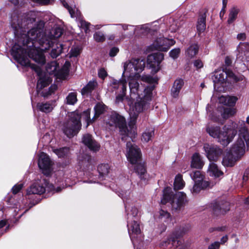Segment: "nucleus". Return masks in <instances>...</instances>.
Returning a JSON list of instances; mask_svg holds the SVG:
<instances>
[{
    "instance_id": "nucleus-19",
    "label": "nucleus",
    "mask_w": 249,
    "mask_h": 249,
    "mask_svg": "<svg viewBox=\"0 0 249 249\" xmlns=\"http://www.w3.org/2000/svg\"><path fill=\"white\" fill-rule=\"evenodd\" d=\"M182 234L178 235L177 232L173 233L166 240L162 241L160 244V246L163 249L169 248L175 249L179 245L180 241L178 239L179 237Z\"/></svg>"
},
{
    "instance_id": "nucleus-32",
    "label": "nucleus",
    "mask_w": 249,
    "mask_h": 249,
    "mask_svg": "<svg viewBox=\"0 0 249 249\" xmlns=\"http://www.w3.org/2000/svg\"><path fill=\"white\" fill-rule=\"evenodd\" d=\"M206 18L205 13L199 16L196 24L197 31L199 33L203 32L206 29Z\"/></svg>"
},
{
    "instance_id": "nucleus-43",
    "label": "nucleus",
    "mask_w": 249,
    "mask_h": 249,
    "mask_svg": "<svg viewBox=\"0 0 249 249\" xmlns=\"http://www.w3.org/2000/svg\"><path fill=\"white\" fill-rule=\"evenodd\" d=\"M53 152L59 157L64 158L67 156L69 153V148L68 147H62L59 149H53Z\"/></svg>"
},
{
    "instance_id": "nucleus-45",
    "label": "nucleus",
    "mask_w": 249,
    "mask_h": 249,
    "mask_svg": "<svg viewBox=\"0 0 249 249\" xmlns=\"http://www.w3.org/2000/svg\"><path fill=\"white\" fill-rule=\"evenodd\" d=\"M236 112L235 109L231 108H224L223 113L222 114L224 118H228L231 116H233Z\"/></svg>"
},
{
    "instance_id": "nucleus-42",
    "label": "nucleus",
    "mask_w": 249,
    "mask_h": 249,
    "mask_svg": "<svg viewBox=\"0 0 249 249\" xmlns=\"http://www.w3.org/2000/svg\"><path fill=\"white\" fill-rule=\"evenodd\" d=\"M198 48L197 44L191 45L186 51V55L190 58L193 57L197 53Z\"/></svg>"
},
{
    "instance_id": "nucleus-6",
    "label": "nucleus",
    "mask_w": 249,
    "mask_h": 249,
    "mask_svg": "<svg viewBox=\"0 0 249 249\" xmlns=\"http://www.w3.org/2000/svg\"><path fill=\"white\" fill-rule=\"evenodd\" d=\"M125 156L132 164H135L134 170L141 179H144L146 169L143 163L141 162L142 154L140 149L131 142H127L126 144Z\"/></svg>"
},
{
    "instance_id": "nucleus-23",
    "label": "nucleus",
    "mask_w": 249,
    "mask_h": 249,
    "mask_svg": "<svg viewBox=\"0 0 249 249\" xmlns=\"http://www.w3.org/2000/svg\"><path fill=\"white\" fill-rule=\"evenodd\" d=\"M184 84V80L181 78H178L174 81L171 90V94L173 97L177 98L178 97Z\"/></svg>"
},
{
    "instance_id": "nucleus-39",
    "label": "nucleus",
    "mask_w": 249,
    "mask_h": 249,
    "mask_svg": "<svg viewBox=\"0 0 249 249\" xmlns=\"http://www.w3.org/2000/svg\"><path fill=\"white\" fill-rule=\"evenodd\" d=\"M190 176L194 182L201 183L207 182L204 180V175L199 171H196L190 174Z\"/></svg>"
},
{
    "instance_id": "nucleus-41",
    "label": "nucleus",
    "mask_w": 249,
    "mask_h": 249,
    "mask_svg": "<svg viewBox=\"0 0 249 249\" xmlns=\"http://www.w3.org/2000/svg\"><path fill=\"white\" fill-rule=\"evenodd\" d=\"M77 101V93L74 92L69 93L65 100L66 104L70 105H74Z\"/></svg>"
},
{
    "instance_id": "nucleus-4",
    "label": "nucleus",
    "mask_w": 249,
    "mask_h": 249,
    "mask_svg": "<svg viewBox=\"0 0 249 249\" xmlns=\"http://www.w3.org/2000/svg\"><path fill=\"white\" fill-rule=\"evenodd\" d=\"M118 196L122 198L124 203L125 211L127 214L128 232L135 247L136 240L141 234L140 225L138 222L137 217L139 212L138 209L135 206H131L128 201L132 196L131 192L129 190H121L118 192Z\"/></svg>"
},
{
    "instance_id": "nucleus-24",
    "label": "nucleus",
    "mask_w": 249,
    "mask_h": 249,
    "mask_svg": "<svg viewBox=\"0 0 249 249\" xmlns=\"http://www.w3.org/2000/svg\"><path fill=\"white\" fill-rule=\"evenodd\" d=\"M238 157H236L234 154H233L230 152H227L225 155H224L223 160L222 164L224 166H233L234 163L236 160H239Z\"/></svg>"
},
{
    "instance_id": "nucleus-33",
    "label": "nucleus",
    "mask_w": 249,
    "mask_h": 249,
    "mask_svg": "<svg viewBox=\"0 0 249 249\" xmlns=\"http://www.w3.org/2000/svg\"><path fill=\"white\" fill-rule=\"evenodd\" d=\"M97 86V83L96 81L93 80L89 81L88 84L82 89L81 90L82 94L84 95L90 93Z\"/></svg>"
},
{
    "instance_id": "nucleus-3",
    "label": "nucleus",
    "mask_w": 249,
    "mask_h": 249,
    "mask_svg": "<svg viewBox=\"0 0 249 249\" xmlns=\"http://www.w3.org/2000/svg\"><path fill=\"white\" fill-rule=\"evenodd\" d=\"M145 67V61L143 59L132 58L124 63V71L121 79H124L128 83L130 90V97L128 98L134 99L136 97L142 96L147 94L150 89V95H152L153 86L145 87L140 84L136 78L140 76Z\"/></svg>"
},
{
    "instance_id": "nucleus-47",
    "label": "nucleus",
    "mask_w": 249,
    "mask_h": 249,
    "mask_svg": "<svg viewBox=\"0 0 249 249\" xmlns=\"http://www.w3.org/2000/svg\"><path fill=\"white\" fill-rule=\"evenodd\" d=\"M114 25L116 26L118 29H123L124 30H127L128 27L131 28H132L131 29V32L129 34V35H130L134 34L135 33V31H136V28L133 26L128 25H124V24H116V25Z\"/></svg>"
},
{
    "instance_id": "nucleus-10",
    "label": "nucleus",
    "mask_w": 249,
    "mask_h": 249,
    "mask_svg": "<svg viewBox=\"0 0 249 249\" xmlns=\"http://www.w3.org/2000/svg\"><path fill=\"white\" fill-rule=\"evenodd\" d=\"M223 130H221L218 126H208L206 128L207 132L211 137L216 138L222 145L227 146L236 134V130H232L231 134V129L227 128L226 126L223 127Z\"/></svg>"
},
{
    "instance_id": "nucleus-56",
    "label": "nucleus",
    "mask_w": 249,
    "mask_h": 249,
    "mask_svg": "<svg viewBox=\"0 0 249 249\" xmlns=\"http://www.w3.org/2000/svg\"><path fill=\"white\" fill-rule=\"evenodd\" d=\"M33 2L41 4L46 5L49 3L50 0H30Z\"/></svg>"
},
{
    "instance_id": "nucleus-44",
    "label": "nucleus",
    "mask_w": 249,
    "mask_h": 249,
    "mask_svg": "<svg viewBox=\"0 0 249 249\" xmlns=\"http://www.w3.org/2000/svg\"><path fill=\"white\" fill-rule=\"evenodd\" d=\"M63 50V45L61 44H59L57 45L56 48H53L52 49L50 55L51 57L53 58H55L58 57L62 52Z\"/></svg>"
},
{
    "instance_id": "nucleus-63",
    "label": "nucleus",
    "mask_w": 249,
    "mask_h": 249,
    "mask_svg": "<svg viewBox=\"0 0 249 249\" xmlns=\"http://www.w3.org/2000/svg\"><path fill=\"white\" fill-rule=\"evenodd\" d=\"M226 8H224V7H222V9H221V11H220V12L219 15H220V18H222L224 17V14H225V12H226Z\"/></svg>"
},
{
    "instance_id": "nucleus-57",
    "label": "nucleus",
    "mask_w": 249,
    "mask_h": 249,
    "mask_svg": "<svg viewBox=\"0 0 249 249\" xmlns=\"http://www.w3.org/2000/svg\"><path fill=\"white\" fill-rule=\"evenodd\" d=\"M81 160V164L87 163L89 164L91 160V157L89 155H85V157H82V159L80 160Z\"/></svg>"
},
{
    "instance_id": "nucleus-16",
    "label": "nucleus",
    "mask_w": 249,
    "mask_h": 249,
    "mask_svg": "<svg viewBox=\"0 0 249 249\" xmlns=\"http://www.w3.org/2000/svg\"><path fill=\"white\" fill-rule=\"evenodd\" d=\"M38 165L44 175L49 176L52 173L53 162L45 153L42 152L39 154Z\"/></svg>"
},
{
    "instance_id": "nucleus-13",
    "label": "nucleus",
    "mask_w": 249,
    "mask_h": 249,
    "mask_svg": "<svg viewBox=\"0 0 249 249\" xmlns=\"http://www.w3.org/2000/svg\"><path fill=\"white\" fill-rule=\"evenodd\" d=\"M60 1L62 4L68 9L71 17L76 18L78 26L84 30L86 33H89L90 24L83 19L80 11L75 6L74 7L70 6L65 0H60Z\"/></svg>"
},
{
    "instance_id": "nucleus-38",
    "label": "nucleus",
    "mask_w": 249,
    "mask_h": 249,
    "mask_svg": "<svg viewBox=\"0 0 249 249\" xmlns=\"http://www.w3.org/2000/svg\"><path fill=\"white\" fill-rule=\"evenodd\" d=\"M185 185V182L183 180L182 175L180 174L177 175L175 178L174 181V189L175 190L182 189Z\"/></svg>"
},
{
    "instance_id": "nucleus-52",
    "label": "nucleus",
    "mask_w": 249,
    "mask_h": 249,
    "mask_svg": "<svg viewBox=\"0 0 249 249\" xmlns=\"http://www.w3.org/2000/svg\"><path fill=\"white\" fill-rule=\"evenodd\" d=\"M220 243L219 242L215 241L210 244L208 247V249H219Z\"/></svg>"
},
{
    "instance_id": "nucleus-58",
    "label": "nucleus",
    "mask_w": 249,
    "mask_h": 249,
    "mask_svg": "<svg viewBox=\"0 0 249 249\" xmlns=\"http://www.w3.org/2000/svg\"><path fill=\"white\" fill-rule=\"evenodd\" d=\"M13 208L15 209V212H18L23 208V206L20 204L19 202L13 204Z\"/></svg>"
},
{
    "instance_id": "nucleus-61",
    "label": "nucleus",
    "mask_w": 249,
    "mask_h": 249,
    "mask_svg": "<svg viewBox=\"0 0 249 249\" xmlns=\"http://www.w3.org/2000/svg\"><path fill=\"white\" fill-rule=\"evenodd\" d=\"M232 60L230 57L227 56L225 59V64L226 66H229L231 65Z\"/></svg>"
},
{
    "instance_id": "nucleus-14",
    "label": "nucleus",
    "mask_w": 249,
    "mask_h": 249,
    "mask_svg": "<svg viewBox=\"0 0 249 249\" xmlns=\"http://www.w3.org/2000/svg\"><path fill=\"white\" fill-rule=\"evenodd\" d=\"M226 73L224 69L215 70L212 73V79L213 83L214 89L217 91L225 90L227 86Z\"/></svg>"
},
{
    "instance_id": "nucleus-36",
    "label": "nucleus",
    "mask_w": 249,
    "mask_h": 249,
    "mask_svg": "<svg viewBox=\"0 0 249 249\" xmlns=\"http://www.w3.org/2000/svg\"><path fill=\"white\" fill-rule=\"evenodd\" d=\"M239 11L240 9L237 7H233L230 9L227 21L229 24L232 23L235 20Z\"/></svg>"
},
{
    "instance_id": "nucleus-48",
    "label": "nucleus",
    "mask_w": 249,
    "mask_h": 249,
    "mask_svg": "<svg viewBox=\"0 0 249 249\" xmlns=\"http://www.w3.org/2000/svg\"><path fill=\"white\" fill-rule=\"evenodd\" d=\"M180 50L179 48H175L172 49L169 52L170 56L174 59L177 58L180 53Z\"/></svg>"
},
{
    "instance_id": "nucleus-31",
    "label": "nucleus",
    "mask_w": 249,
    "mask_h": 249,
    "mask_svg": "<svg viewBox=\"0 0 249 249\" xmlns=\"http://www.w3.org/2000/svg\"><path fill=\"white\" fill-rule=\"evenodd\" d=\"M94 116L92 119V120H94L95 119L99 117L101 115L104 114L107 110V107L103 103H97L94 107Z\"/></svg>"
},
{
    "instance_id": "nucleus-5",
    "label": "nucleus",
    "mask_w": 249,
    "mask_h": 249,
    "mask_svg": "<svg viewBox=\"0 0 249 249\" xmlns=\"http://www.w3.org/2000/svg\"><path fill=\"white\" fill-rule=\"evenodd\" d=\"M106 123L110 126H114L119 129L123 141H124L126 137L131 139L136 134L135 118L130 119L127 127L124 117L116 112L113 111L108 115Z\"/></svg>"
},
{
    "instance_id": "nucleus-54",
    "label": "nucleus",
    "mask_w": 249,
    "mask_h": 249,
    "mask_svg": "<svg viewBox=\"0 0 249 249\" xmlns=\"http://www.w3.org/2000/svg\"><path fill=\"white\" fill-rule=\"evenodd\" d=\"M118 52L119 49L117 47H114L110 49L109 54L110 56L114 57L117 54Z\"/></svg>"
},
{
    "instance_id": "nucleus-59",
    "label": "nucleus",
    "mask_w": 249,
    "mask_h": 249,
    "mask_svg": "<svg viewBox=\"0 0 249 249\" xmlns=\"http://www.w3.org/2000/svg\"><path fill=\"white\" fill-rule=\"evenodd\" d=\"M194 66L196 69L201 68L203 66V64L202 62L200 60H198V59L195 61V62L194 63Z\"/></svg>"
},
{
    "instance_id": "nucleus-34",
    "label": "nucleus",
    "mask_w": 249,
    "mask_h": 249,
    "mask_svg": "<svg viewBox=\"0 0 249 249\" xmlns=\"http://www.w3.org/2000/svg\"><path fill=\"white\" fill-rule=\"evenodd\" d=\"M154 135V129L152 127L147 128L142 135V141L147 142L151 141Z\"/></svg>"
},
{
    "instance_id": "nucleus-21",
    "label": "nucleus",
    "mask_w": 249,
    "mask_h": 249,
    "mask_svg": "<svg viewBox=\"0 0 249 249\" xmlns=\"http://www.w3.org/2000/svg\"><path fill=\"white\" fill-rule=\"evenodd\" d=\"M83 143L87 146L91 151L96 152L100 149V144L93 139L91 135L87 134L83 136L82 138Z\"/></svg>"
},
{
    "instance_id": "nucleus-40",
    "label": "nucleus",
    "mask_w": 249,
    "mask_h": 249,
    "mask_svg": "<svg viewBox=\"0 0 249 249\" xmlns=\"http://www.w3.org/2000/svg\"><path fill=\"white\" fill-rule=\"evenodd\" d=\"M156 216L161 222H167L170 218V214L167 211L161 209L158 212Z\"/></svg>"
},
{
    "instance_id": "nucleus-7",
    "label": "nucleus",
    "mask_w": 249,
    "mask_h": 249,
    "mask_svg": "<svg viewBox=\"0 0 249 249\" xmlns=\"http://www.w3.org/2000/svg\"><path fill=\"white\" fill-rule=\"evenodd\" d=\"M148 90L147 94L142 96L136 97L134 99L127 98L130 115L132 116L131 119L135 118V123L139 114L147 110L150 107L152 95H150V89Z\"/></svg>"
},
{
    "instance_id": "nucleus-8",
    "label": "nucleus",
    "mask_w": 249,
    "mask_h": 249,
    "mask_svg": "<svg viewBox=\"0 0 249 249\" xmlns=\"http://www.w3.org/2000/svg\"><path fill=\"white\" fill-rule=\"evenodd\" d=\"M239 127L238 138L231 149V153L239 159L243 156L246 151L245 143L248 149H249V132L244 121H242Z\"/></svg>"
},
{
    "instance_id": "nucleus-62",
    "label": "nucleus",
    "mask_w": 249,
    "mask_h": 249,
    "mask_svg": "<svg viewBox=\"0 0 249 249\" xmlns=\"http://www.w3.org/2000/svg\"><path fill=\"white\" fill-rule=\"evenodd\" d=\"M228 240V236L226 235L222 237L221 238L220 243L221 244H224V243L227 242Z\"/></svg>"
},
{
    "instance_id": "nucleus-17",
    "label": "nucleus",
    "mask_w": 249,
    "mask_h": 249,
    "mask_svg": "<svg viewBox=\"0 0 249 249\" xmlns=\"http://www.w3.org/2000/svg\"><path fill=\"white\" fill-rule=\"evenodd\" d=\"M111 86L114 90H117L118 95L116 97V102L119 103L122 102L125 96L126 91V82L124 79H120L119 81L113 79Z\"/></svg>"
},
{
    "instance_id": "nucleus-64",
    "label": "nucleus",
    "mask_w": 249,
    "mask_h": 249,
    "mask_svg": "<svg viewBox=\"0 0 249 249\" xmlns=\"http://www.w3.org/2000/svg\"><path fill=\"white\" fill-rule=\"evenodd\" d=\"M6 225V222L5 220H0V229ZM1 234H2V233H0V236Z\"/></svg>"
},
{
    "instance_id": "nucleus-25",
    "label": "nucleus",
    "mask_w": 249,
    "mask_h": 249,
    "mask_svg": "<svg viewBox=\"0 0 249 249\" xmlns=\"http://www.w3.org/2000/svg\"><path fill=\"white\" fill-rule=\"evenodd\" d=\"M37 108L40 111L48 113L51 112L55 107L54 101L38 103Z\"/></svg>"
},
{
    "instance_id": "nucleus-15",
    "label": "nucleus",
    "mask_w": 249,
    "mask_h": 249,
    "mask_svg": "<svg viewBox=\"0 0 249 249\" xmlns=\"http://www.w3.org/2000/svg\"><path fill=\"white\" fill-rule=\"evenodd\" d=\"M175 43V41L173 39L165 38L160 35V36L157 37L155 39L150 48L152 51L158 50L166 52Z\"/></svg>"
},
{
    "instance_id": "nucleus-50",
    "label": "nucleus",
    "mask_w": 249,
    "mask_h": 249,
    "mask_svg": "<svg viewBox=\"0 0 249 249\" xmlns=\"http://www.w3.org/2000/svg\"><path fill=\"white\" fill-rule=\"evenodd\" d=\"M80 53V49L79 47H72L70 52V56L76 57Z\"/></svg>"
},
{
    "instance_id": "nucleus-22",
    "label": "nucleus",
    "mask_w": 249,
    "mask_h": 249,
    "mask_svg": "<svg viewBox=\"0 0 249 249\" xmlns=\"http://www.w3.org/2000/svg\"><path fill=\"white\" fill-rule=\"evenodd\" d=\"M213 210L217 214H224L230 210V204L227 201L215 202L213 205Z\"/></svg>"
},
{
    "instance_id": "nucleus-49",
    "label": "nucleus",
    "mask_w": 249,
    "mask_h": 249,
    "mask_svg": "<svg viewBox=\"0 0 249 249\" xmlns=\"http://www.w3.org/2000/svg\"><path fill=\"white\" fill-rule=\"evenodd\" d=\"M141 79L142 81L148 83H154L156 80L155 78H153L151 76L143 75L142 76Z\"/></svg>"
},
{
    "instance_id": "nucleus-30",
    "label": "nucleus",
    "mask_w": 249,
    "mask_h": 249,
    "mask_svg": "<svg viewBox=\"0 0 249 249\" xmlns=\"http://www.w3.org/2000/svg\"><path fill=\"white\" fill-rule=\"evenodd\" d=\"M109 167L107 164H101L98 166L97 170L99 173L98 178L100 180L105 178L109 172Z\"/></svg>"
},
{
    "instance_id": "nucleus-46",
    "label": "nucleus",
    "mask_w": 249,
    "mask_h": 249,
    "mask_svg": "<svg viewBox=\"0 0 249 249\" xmlns=\"http://www.w3.org/2000/svg\"><path fill=\"white\" fill-rule=\"evenodd\" d=\"M94 39L97 42H103L105 40L104 34L101 32H96L93 35Z\"/></svg>"
},
{
    "instance_id": "nucleus-35",
    "label": "nucleus",
    "mask_w": 249,
    "mask_h": 249,
    "mask_svg": "<svg viewBox=\"0 0 249 249\" xmlns=\"http://www.w3.org/2000/svg\"><path fill=\"white\" fill-rule=\"evenodd\" d=\"M164 59V55L162 53H157L154 54L153 55H149L148 56L147 61L148 62L152 61V60H154V64H152L151 65L154 66L157 63V65L159 66L161 62Z\"/></svg>"
},
{
    "instance_id": "nucleus-26",
    "label": "nucleus",
    "mask_w": 249,
    "mask_h": 249,
    "mask_svg": "<svg viewBox=\"0 0 249 249\" xmlns=\"http://www.w3.org/2000/svg\"><path fill=\"white\" fill-rule=\"evenodd\" d=\"M204 165V162L199 154L195 153L192 157L191 167L196 169H201Z\"/></svg>"
},
{
    "instance_id": "nucleus-37",
    "label": "nucleus",
    "mask_w": 249,
    "mask_h": 249,
    "mask_svg": "<svg viewBox=\"0 0 249 249\" xmlns=\"http://www.w3.org/2000/svg\"><path fill=\"white\" fill-rule=\"evenodd\" d=\"M208 186V182H202L201 183L194 182V185L193 188L191 190V191L193 194H196L198 193L201 190L207 187Z\"/></svg>"
},
{
    "instance_id": "nucleus-27",
    "label": "nucleus",
    "mask_w": 249,
    "mask_h": 249,
    "mask_svg": "<svg viewBox=\"0 0 249 249\" xmlns=\"http://www.w3.org/2000/svg\"><path fill=\"white\" fill-rule=\"evenodd\" d=\"M237 99V98L235 96L222 95L219 97L218 100L220 104L229 107H232L235 105Z\"/></svg>"
},
{
    "instance_id": "nucleus-1",
    "label": "nucleus",
    "mask_w": 249,
    "mask_h": 249,
    "mask_svg": "<svg viewBox=\"0 0 249 249\" xmlns=\"http://www.w3.org/2000/svg\"><path fill=\"white\" fill-rule=\"evenodd\" d=\"M36 18L35 13L30 11L23 14L20 18H18L17 23L13 18L11 26L17 38V44H21L23 47H27L29 49V56L36 62L42 65L46 62L42 51L52 47L54 43L55 39L63 34V29L59 26L55 27L48 34L44 33L43 28L41 27H34L27 31L35 22Z\"/></svg>"
},
{
    "instance_id": "nucleus-53",
    "label": "nucleus",
    "mask_w": 249,
    "mask_h": 249,
    "mask_svg": "<svg viewBox=\"0 0 249 249\" xmlns=\"http://www.w3.org/2000/svg\"><path fill=\"white\" fill-rule=\"evenodd\" d=\"M83 116H85L86 121L87 122V126L89 124V122L91 121L90 117L89 110H87L83 112Z\"/></svg>"
},
{
    "instance_id": "nucleus-11",
    "label": "nucleus",
    "mask_w": 249,
    "mask_h": 249,
    "mask_svg": "<svg viewBox=\"0 0 249 249\" xmlns=\"http://www.w3.org/2000/svg\"><path fill=\"white\" fill-rule=\"evenodd\" d=\"M61 187L55 188L52 184H50L46 179L36 180L27 189L26 196L30 198L31 195H41L46 192H59L61 190Z\"/></svg>"
},
{
    "instance_id": "nucleus-60",
    "label": "nucleus",
    "mask_w": 249,
    "mask_h": 249,
    "mask_svg": "<svg viewBox=\"0 0 249 249\" xmlns=\"http://www.w3.org/2000/svg\"><path fill=\"white\" fill-rule=\"evenodd\" d=\"M237 39L238 40L244 41L246 39V35L245 33H241L237 35Z\"/></svg>"
},
{
    "instance_id": "nucleus-29",
    "label": "nucleus",
    "mask_w": 249,
    "mask_h": 249,
    "mask_svg": "<svg viewBox=\"0 0 249 249\" xmlns=\"http://www.w3.org/2000/svg\"><path fill=\"white\" fill-rule=\"evenodd\" d=\"M208 172L210 176L215 178L219 177L223 175V172L218 169L217 165L213 162H211L209 164Z\"/></svg>"
},
{
    "instance_id": "nucleus-12",
    "label": "nucleus",
    "mask_w": 249,
    "mask_h": 249,
    "mask_svg": "<svg viewBox=\"0 0 249 249\" xmlns=\"http://www.w3.org/2000/svg\"><path fill=\"white\" fill-rule=\"evenodd\" d=\"M80 116L76 113L71 114L70 119L64 123L62 130L69 138L76 135L81 129Z\"/></svg>"
},
{
    "instance_id": "nucleus-55",
    "label": "nucleus",
    "mask_w": 249,
    "mask_h": 249,
    "mask_svg": "<svg viewBox=\"0 0 249 249\" xmlns=\"http://www.w3.org/2000/svg\"><path fill=\"white\" fill-rule=\"evenodd\" d=\"M98 76L104 79L107 76V72L104 69H101L98 71Z\"/></svg>"
},
{
    "instance_id": "nucleus-2",
    "label": "nucleus",
    "mask_w": 249,
    "mask_h": 249,
    "mask_svg": "<svg viewBox=\"0 0 249 249\" xmlns=\"http://www.w3.org/2000/svg\"><path fill=\"white\" fill-rule=\"evenodd\" d=\"M11 54L18 63L22 66L30 67L40 77L36 85V92L37 94H40L44 97L51 95L57 88V85L53 84L51 85L48 90L43 89L52 82V77L56 79L65 80L69 75L71 63L68 61L65 62L61 69H59V64L55 61L48 63L46 66V71L50 76L42 77L41 69L39 66L30 63L29 58L34 60L29 56V49L27 47L15 43L12 48Z\"/></svg>"
},
{
    "instance_id": "nucleus-20",
    "label": "nucleus",
    "mask_w": 249,
    "mask_h": 249,
    "mask_svg": "<svg viewBox=\"0 0 249 249\" xmlns=\"http://www.w3.org/2000/svg\"><path fill=\"white\" fill-rule=\"evenodd\" d=\"M237 58L242 61H249V43L240 42L237 47Z\"/></svg>"
},
{
    "instance_id": "nucleus-9",
    "label": "nucleus",
    "mask_w": 249,
    "mask_h": 249,
    "mask_svg": "<svg viewBox=\"0 0 249 249\" xmlns=\"http://www.w3.org/2000/svg\"><path fill=\"white\" fill-rule=\"evenodd\" d=\"M171 193V189L170 187L165 188L163 191V196L161 199V203L165 204L169 201H170L173 210L175 211L180 210L187 202L186 194L183 192H178L173 196Z\"/></svg>"
},
{
    "instance_id": "nucleus-28",
    "label": "nucleus",
    "mask_w": 249,
    "mask_h": 249,
    "mask_svg": "<svg viewBox=\"0 0 249 249\" xmlns=\"http://www.w3.org/2000/svg\"><path fill=\"white\" fill-rule=\"evenodd\" d=\"M225 72L226 73V83L233 82H237L241 81L244 79V76L242 75L238 76L236 75L231 71L225 69Z\"/></svg>"
},
{
    "instance_id": "nucleus-51",
    "label": "nucleus",
    "mask_w": 249,
    "mask_h": 249,
    "mask_svg": "<svg viewBox=\"0 0 249 249\" xmlns=\"http://www.w3.org/2000/svg\"><path fill=\"white\" fill-rule=\"evenodd\" d=\"M23 187V184L20 183L16 184L12 189V192L14 194H16Z\"/></svg>"
},
{
    "instance_id": "nucleus-18",
    "label": "nucleus",
    "mask_w": 249,
    "mask_h": 249,
    "mask_svg": "<svg viewBox=\"0 0 249 249\" xmlns=\"http://www.w3.org/2000/svg\"><path fill=\"white\" fill-rule=\"evenodd\" d=\"M203 149L207 158L211 162L216 161L222 154V149L216 145L205 143L204 144Z\"/></svg>"
}]
</instances>
